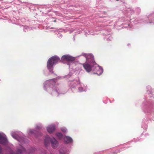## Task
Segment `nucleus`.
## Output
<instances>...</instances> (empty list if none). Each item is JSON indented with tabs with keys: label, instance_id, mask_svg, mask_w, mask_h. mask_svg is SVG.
<instances>
[{
	"label": "nucleus",
	"instance_id": "423d86ee",
	"mask_svg": "<svg viewBox=\"0 0 154 154\" xmlns=\"http://www.w3.org/2000/svg\"><path fill=\"white\" fill-rule=\"evenodd\" d=\"M48 131L50 133H52L55 129L54 125H51L47 128Z\"/></svg>",
	"mask_w": 154,
	"mask_h": 154
},
{
	"label": "nucleus",
	"instance_id": "39448f33",
	"mask_svg": "<svg viewBox=\"0 0 154 154\" xmlns=\"http://www.w3.org/2000/svg\"><path fill=\"white\" fill-rule=\"evenodd\" d=\"M10 152L11 154H19V153H21L25 151V149L22 147L20 149H18L17 150L16 153H14L13 152V151L11 149H10Z\"/></svg>",
	"mask_w": 154,
	"mask_h": 154
},
{
	"label": "nucleus",
	"instance_id": "dca6fc26",
	"mask_svg": "<svg viewBox=\"0 0 154 154\" xmlns=\"http://www.w3.org/2000/svg\"><path fill=\"white\" fill-rule=\"evenodd\" d=\"M0 150H1V149H0Z\"/></svg>",
	"mask_w": 154,
	"mask_h": 154
},
{
	"label": "nucleus",
	"instance_id": "1a4fd4ad",
	"mask_svg": "<svg viewBox=\"0 0 154 154\" xmlns=\"http://www.w3.org/2000/svg\"><path fill=\"white\" fill-rule=\"evenodd\" d=\"M57 136L59 138L61 139L62 138L63 135L60 132L57 133L56 134Z\"/></svg>",
	"mask_w": 154,
	"mask_h": 154
},
{
	"label": "nucleus",
	"instance_id": "4468645a",
	"mask_svg": "<svg viewBox=\"0 0 154 154\" xmlns=\"http://www.w3.org/2000/svg\"><path fill=\"white\" fill-rule=\"evenodd\" d=\"M34 131H35L34 130H31L30 131V132L31 133H33Z\"/></svg>",
	"mask_w": 154,
	"mask_h": 154
},
{
	"label": "nucleus",
	"instance_id": "6e6552de",
	"mask_svg": "<svg viewBox=\"0 0 154 154\" xmlns=\"http://www.w3.org/2000/svg\"><path fill=\"white\" fill-rule=\"evenodd\" d=\"M50 141L51 144H56L57 143L56 139L53 137L50 139Z\"/></svg>",
	"mask_w": 154,
	"mask_h": 154
},
{
	"label": "nucleus",
	"instance_id": "f257e3e1",
	"mask_svg": "<svg viewBox=\"0 0 154 154\" xmlns=\"http://www.w3.org/2000/svg\"><path fill=\"white\" fill-rule=\"evenodd\" d=\"M60 60L59 58L56 56H53L48 59L47 62V67L51 72H53V66L59 61Z\"/></svg>",
	"mask_w": 154,
	"mask_h": 154
},
{
	"label": "nucleus",
	"instance_id": "20e7f679",
	"mask_svg": "<svg viewBox=\"0 0 154 154\" xmlns=\"http://www.w3.org/2000/svg\"><path fill=\"white\" fill-rule=\"evenodd\" d=\"M85 70L88 72H89L92 70V66L88 63H86L82 64Z\"/></svg>",
	"mask_w": 154,
	"mask_h": 154
},
{
	"label": "nucleus",
	"instance_id": "0eeeda50",
	"mask_svg": "<svg viewBox=\"0 0 154 154\" xmlns=\"http://www.w3.org/2000/svg\"><path fill=\"white\" fill-rule=\"evenodd\" d=\"M64 140L67 143H72L73 141L72 138L69 137H66L64 138Z\"/></svg>",
	"mask_w": 154,
	"mask_h": 154
},
{
	"label": "nucleus",
	"instance_id": "7ed1b4c3",
	"mask_svg": "<svg viewBox=\"0 0 154 154\" xmlns=\"http://www.w3.org/2000/svg\"><path fill=\"white\" fill-rule=\"evenodd\" d=\"M8 143V141L6 135L1 133V144H7Z\"/></svg>",
	"mask_w": 154,
	"mask_h": 154
},
{
	"label": "nucleus",
	"instance_id": "f8f14e48",
	"mask_svg": "<svg viewBox=\"0 0 154 154\" xmlns=\"http://www.w3.org/2000/svg\"><path fill=\"white\" fill-rule=\"evenodd\" d=\"M61 131L64 132H66V130L65 128H62L61 129Z\"/></svg>",
	"mask_w": 154,
	"mask_h": 154
},
{
	"label": "nucleus",
	"instance_id": "2eb2a0df",
	"mask_svg": "<svg viewBox=\"0 0 154 154\" xmlns=\"http://www.w3.org/2000/svg\"><path fill=\"white\" fill-rule=\"evenodd\" d=\"M38 133L39 134H40V135H41L42 134V133H40V132H38Z\"/></svg>",
	"mask_w": 154,
	"mask_h": 154
},
{
	"label": "nucleus",
	"instance_id": "f03ea898",
	"mask_svg": "<svg viewBox=\"0 0 154 154\" xmlns=\"http://www.w3.org/2000/svg\"><path fill=\"white\" fill-rule=\"evenodd\" d=\"M61 60L64 61H73L75 60V58L69 55H64L62 57Z\"/></svg>",
	"mask_w": 154,
	"mask_h": 154
},
{
	"label": "nucleus",
	"instance_id": "ddd939ff",
	"mask_svg": "<svg viewBox=\"0 0 154 154\" xmlns=\"http://www.w3.org/2000/svg\"><path fill=\"white\" fill-rule=\"evenodd\" d=\"M52 147L54 148H56L57 147V145H51Z\"/></svg>",
	"mask_w": 154,
	"mask_h": 154
},
{
	"label": "nucleus",
	"instance_id": "9b49d317",
	"mask_svg": "<svg viewBox=\"0 0 154 154\" xmlns=\"http://www.w3.org/2000/svg\"><path fill=\"white\" fill-rule=\"evenodd\" d=\"M12 137L13 138L15 139H17L18 141H19L20 142H21L22 141L21 140L18 139H17V136L15 135H12Z\"/></svg>",
	"mask_w": 154,
	"mask_h": 154
},
{
	"label": "nucleus",
	"instance_id": "9d476101",
	"mask_svg": "<svg viewBox=\"0 0 154 154\" xmlns=\"http://www.w3.org/2000/svg\"><path fill=\"white\" fill-rule=\"evenodd\" d=\"M60 154H66L65 152L63 149H60Z\"/></svg>",
	"mask_w": 154,
	"mask_h": 154
}]
</instances>
